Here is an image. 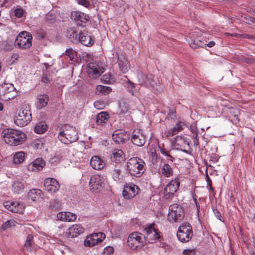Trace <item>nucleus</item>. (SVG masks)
Here are the masks:
<instances>
[{
	"label": "nucleus",
	"mask_w": 255,
	"mask_h": 255,
	"mask_svg": "<svg viewBox=\"0 0 255 255\" xmlns=\"http://www.w3.org/2000/svg\"><path fill=\"white\" fill-rule=\"evenodd\" d=\"M3 140L10 146H16L23 143L25 139V134L21 131L8 129L3 132Z\"/></svg>",
	"instance_id": "f257e3e1"
},
{
	"label": "nucleus",
	"mask_w": 255,
	"mask_h": 255,
	"mask_svg": "<svg viewBox=\"0 0 255 255\" xmlns=\"http://www.w3.org/2000/svg\"><path fill=\"white\" fill-rule=\"evenodd\" d=\"M145 165L144 161L137 157L130 158L127 163L128 172L130 175L135 177H140L143 173Z\"/></svg>",
	"instance_id": "f03ea898"
},
{
	"label": "nucleus",
	"mask_w": 255,
	"mask_h": 255,
	"mask_svg": "<svg viewBox=\"0 0 255 255\" xmlns=\"http://www.w3.org/2000/svg\"><path fill=\"white\" fill-rule=\"evenodd\" d=\"M58 138L64 144L75 142L78 139L75 129L69 125H65L60 128Z\"/></svg>",
	"instance_id": "7ed1b4c3"
},
{
	"label": "nucleus",
	"mask_w": 255,
	"mask_h": 255,
	"mask_svg": "<svg viewBox=\"0 0 255 255\" xmlns=\"http://www.w3.org/2000/svg\"><path fill=\"white\" fill-rule=\"evenodd\" d=\"M146 244L144 235L139 232H133L129 234L127 240L128 247L132 250L143 247Z\"/></svg>",
	"instance_id": "20e7f679"
},
{
	"label": "nucleus",
	"mask_w": 255,
	"mask_h": 255,
	"mask_svg": "<svg viewBox=\"0 0 255 255\" xmlns=\"http://www.w3.org/2000/svg\"><path fill=\"white\" fill-rule=\"evenodd\" d=\"M32 119V115L29 106H23L21 107L17 115L14 118V123L22 127L27 125Z\"/></svg>",
	"instance_id": "39448f33"
},
{
	"label": "nucleus",
	"mask_w": 255,
	"mask_h": 255,
	"mask_svg": "<svg viewBox=\"0 0 255 255\" xmlns=\"http://www.w3.org/2000/svg\"><path fill=\"white\" fill-rule=\"evenodd\" d=\"M18 93L13 85L3 83L0 85V99L4 101H8L17 96Z\"/></svg>",
	"instance_id": "423d86ee"
},
{
	"label": "nucleus",
	"mask_w": 255,
	"mask_h": 255,
	"mask_svg": "<svg viewBox=\"0 0 255 255\" xmlns=\"http://www.w3.org/2000/svg\"><path fill=\"white\" fill-rule=\"evenodd\" d=\"M192 236V227L189 223L183 224L179 227L177 237L181 242H188L191 239Z\"/></svg>",
	"instance_id": "0eeeda50"
},
{
	"label": "nucleus",
	"mask_w": 255,
	"mask_h": 255,
	"mask_svg": "<svg viewBox=\"0 0 255 255\" xmlns=\"http://www.w3.org/2000/svg\"><path fill=\"white\" fill-rule=\"evenodd\" d=\"M184 217L182 208L177 204H173L169 207L168 220L170 222H180Z\"/></svg>",
	"instance_id": "6e6552de"
},
{
	"label": "nucleus",
	"mask_w": 255,
	"mask_h": 255,
	"mask_svg": "<svg viewBox=\"0 0 255 255\" xmlns=\"http://www.w3.org/2000/svg\"><path fill=\"white\" fill-rule=\"evenodd\" d=\"M32 36L27 31H22L17 36L15 45L19 48L27 49L32 45Z\"/></svg>",
	"instance_id": "1a4fd4ad"
},
{
	"label": "nucleus",
	"mask_w": 255,
	"mask_h": 255,
	"mask_svg": "<svg viewBox=\"0 0 255 255\" xmlns=\"http://www.w3.org/2000/svg\"><path fill=\"white\" fill-rule=\"evenodd\" d=\"M138 78L139 82L144 83L146 86L149 88H153L157 85V78L151 74L144 75L142 72H138Z\"/></svg>",
	"instance_id": "9d476101"
},
{
	"label": "nucleus",
	"mask_w": 255,
	"mask_h": 255,
	"mask_svg": "<svg viewBox=\"0 0 255 255\" xmlns=\"http://www.w3.org/2000/svg\"><path fill=\"white\" fill-rule=\"evenodd\" d=\"M146 137L140 129H136L132 132L131 141L135 145L139 147L143 146L145 143Z\"/></svg>",
	"instance_id": "9b49d317"
},
{
	"label": "nucleus",
	"mask_w": 255,
	"mask_h": 255,
	"mask_svg": "<svg viewBox=\"0 0 255 255\" xmlns=\"http://www.w3.org/2000/svg\"><path fill=\"white\" fill-rule=\"evenodd\" d=\"M44 189L50 194H54L57 192L60 188V184L54 178H47L44 182Z\"/></svg>",
	"instance_id": "f8f14e48"
},
{
	"label": "nucleus",
	"mask_w": 255,
	"mask_h": 255,
	"mask_svg": "<svg viewBox=\"0 0 255 255\" xmlns=\"http://www.w3.org/2000/svg\"><path fill=\"white\" fill-rule=\"evenodd\" d=\"M104 178L100 175H95L91 177L89 185L93 191H99L104 185Z\"/></svg>",
	"instance_id": "ddd939ff"
},
{
	"label": "nucleus",
	"mask_w": 255,
	"mask_h": 255,
	"mask_svg": "<svg viewBox=\"0 0 255 255\" xmlns=\"http://www.w3.org/2000/svg\"><path fill=\"white\" fill-rule=\"evenodd\" d=\"M71 17L74 19L75 23L79 26H84L89 21V16L88 15L80 12L73 11L71 13Z\"/></svg>",
	"instance_id": "4468645a"
},
{
	"label": "nucleus",
	"mask_w": 255,
	"mask_h": 255,
	"mask_svg": "<svg viewBox=\"0 0 255 255\" xmlns=\"http://www.w3.org/2000/svg\"><path fill=\"white\" fill-rule=\"evenodd\" d=\"M146 235V242L148 241L149 243H152L154 241L160 238L159 232L157 229H155L152 225H149L145 228Z\"/></svg>",
	"instance_id": "2eb2a0df"
},
{
	"label": "nucleus",
	"mask_w": 255,
	"mask_h": 255,
	"mask_svg": "<svg viewBox=\"0 0 255 255\" xmlns=\"http://www.w3.org/2000/svg\"><path fill=\"white\" fill-rule=\"evenodd\" d=\"M87 72L91 78H96L104 72V68L95 63L91 62L87 65Z\"/></svg>",
	"instance_id": "dca6fc26"
},
{
	"label": "nucleus",
	"mask_w": 255,
	"mask_h": 255,
	"mask_svg": "<svg viewBox=\"0 0 255 255\" xmlns=\"http://www.w3.org/2000/svg\"><path fill=\"white\" fill-rule=\"evenodd\" d=\"M139 187L134 184H129L125 186L123 191V196L127 199L134 197L139 191Z\"/></svg>",
	"instance_id": "f3484780"
},
{
	"label": "nucleus",
	"mask_w": 255,
	"mask_h": 255,
	"mask_svg": "<svg viewBox=\"0 0 255 255\" xmlns=\"http://www.w3.org/2000/svg\"><path fill=\"white\" fill-rule=\"evenodd\" d=\"M117 57L120 70L124 73H127L130 69L129 64L126 58L125 53H117Z\"/></svg>",
	"instance_id": "a211bd4d"
},
{
	"label": "nucleus",
	"mask_w": 255,
	"mask_h": 255,
	"mask_svg": "<svg viewBox=\"0 0 255 255\" xmlns=\"http://www.w3.org/2000/svg\"><path fill=\"white\" fill-rule=\"evenodd\" d=\"M84 228L79 224H75L69 227L65 233L67 238L76 237L84 232Z\"/></svg>",
	"instance_id": "6ab92c4d"
},
{
	"label": "nucleus",
	"mask_w": 255,
	"mask_h": 255,
	"mask_svg": "<svg viewBox=\"0 0 255 255\" xmlns=\"http://www.w3.org/2000/svg\"><path fill=\"white\" fill-rule=\"evenodd\" d=\"M180 185L179 178L176 177L172 180L164 189L165 193L169 197H171L178 190Z\"/></svg>",
	"instance_id": "aec40b11"
},
{
	"label": "nucleus",
	"mask_w": 255,
	"mask_h": 255,
	"mask_svg": "<svg viewBox=\"0 0 255 255\" xmlns=\"http://www.w3.org/2000/svg\"><path fill=\"white\" fill-rule=\"evenodd\" d=\"M129 138L127 132L123 130H117L112 135L113 140L118 144H123Z\"/></svg>",
	"instance_id": "412c9836"
},
{
	"label": "nucleus",
	"mask_w": 255,
	"mask_h": 255,
	"mask_svg": "<svg viewBox=\"0 0 255 255\" xmlns=\"http://www.w3.org/2000/svg\"><path fill=\"white\" fill-rule=\"evenodd\" d=\"M79 42L86 46H91L94 43V40L88 31L86 30H83L79 33Z\"/></svg>",
	"instance_id": "4be33fe9"
},
{
	"label": "nucleus",
	"mask_w": 255,
	"mask_h": 255,
	"mask_svg": "<svg viewBox=\"0 0 255 255\" xmlns=\"http://www.w3.org/2000/svg\"><path fill=\"white\" fill-rule=\"evenodd\" d=\"M190 46L193 49L206 46L207 40H200V37H196L195 32L191 36L190 40L188 41Z\"/></svg>",
	"instance_id": "5701e85b"
},
{
	"label": "nucleus",
	"mask_w": 255,
	"mask_h": 255,
	"mask_svg": "<svg viewBox=\"0 0 255 255\" xmlns=\"http://www.w3.org/2000/svg\"><path fill=\"white\" fill-rule=\"evenodd\" d=\"M27 185L23 179H18L13 182L11 186L12 191L16 194L22 193Z\"/></svg>",
	"instance_id": "b1692460"
},
{
	"label": "nucleus",
	"mask_w": 255,
	"mask_h": 255,
	"mask_svg": "<svg viewBox=\"0 0 255 255\" xmlns=\"http://www.w3.org/2000/svg\"><path fill=\"white\" fill-rule=\"evenodd\" d=\"M90 165L93 169L99 170L104 168L106 163L100 157L95 155L91 159Z\"/></svg>",
	"instance_id": "393cba45"
},
{
	"label": "nucleus",
	"mask_w": 255,
	"mask_h": 255,
	"mask_svg": "<svg viewBox=\"0 0 255 255\" xmlns=\"http://www.w3.org/2000/svg\"><path fill=\"white\" fill-rule=\"evenodd\" d=\"M111 159L113 162L120 163L126 159L125 155L121 149H115L111 154Z\"/></svg>",
	"instance_id": "a878e982"
},
{
	"label": "nucleus",
	"mask_w": 255,
	"mask_h": 255,
	"mask_svg": "<svg viewBox=\"0 0 255 255\" xmlns=\"http://www.w3.org/2000/svg\"><path fill=\"white\" fill-rule=\"evenodd\" d=\"M186 127V125L184 123L181 122H178L173 128L167 130L164 134L167 137L172 136L183 130Z\"/></svg>",
	"instance_id": "bb28decb"
},
{
	"label": "nucleus",
	"mask_w": 255,
	"mask_h": 255,
	"mask_svg": "<svg viewBox=\"0 0 255 255\" xmlns=\"http://www.w3.org/2000/svg\"><path fill=\"white\" fill-rule=\"evenodd\" d=\"M45 162L41 158H37L28 165V169L32 171L37 172L42 169L45 166Z\"/></svg>",
	"instance_id": "cd10ccee"
},
{
	"label": "nucleus",
	"mask_w": 255,
	"mask_h": 255,
	"mask_svg": "<svg viewBox=\"0 0 255 255\" xmlns=\"http://www.w3.org/2000/svg\"><path fill=\"white\" fill-rule=\"evenodd\" d=\"M4 206L8 210L13 213H21L23 211L22 205L18 202H6L4 204Z\"/></svg>",
	"instance_id": "c85d7f7f"
},
{
	"label": "nucleus",
	"mask_w": 255,
	"mask_h": 255,
	"mask_svg": "<svg viewBox=\"0 0 255 255\" xmlns=\"http://www.w3.org/2000/svg\"><path fill=\"white\" fill-rule=\"evenodd\" d=\"M66 36L72 42L77 43L79 42V34L75 28L70 27L67 29Z\"/></svg>",
	"instance_id": "c756f323"
},
{
	"label": "nucleus",
	"mask_w": 255,
	"mask_h": 255,
	"mask_svg": "<svg viewBox=\"0 0 255 255\" xmlns=\"http://www.w3.org/2000/svg\"><path fill=\"white\" fill-rule=\"evenodd\" d=\"M109 171L112 174L113 178L116 181H119L122 179L121 169L119 165H115L111 164L109 166Z\"/></svg>",
	"instance_id": "7c9ffc66"
},
{
	"label": "nucleus",
	"mask_w": 255,
	"mask_h": 255,
	"mask_svg": "<svg viewBox=\"0 0 255 255\" xmlns=\"http://www.w3.org/2000/svg\"><path fill=\"white\" fill-rule=\"evenodd\" d=\"M49 101V97L46 94L39 95L37 97L36 107L38 109H41L46 107Z\"/></svg>",
	"instance_id": "2f4dec72"
},
{
	"label": "nucleus",
	"mask_w": 255,
	"mask_h": 255,
	"mask_svg": "<svg viewBox=\"0 0 255 255\" xmlns=\"http://www.w3.org/2000/svg\"><path fill=\"white\" fill-rule=\"evenodd\" d=\"M186 141L182 136H176L172 141V146L174 149L182 150L183 144Z\"/></svg>",
	"instance_id": "473e14b6"
},
{
	"label": "nucleus",
	"mask_w": 255,
	"mask_h": 255,
	"mask_svg": "<svg viewBox=\"0 0 255 255\" xmlns=\"http://www.w3.org/2000/svg\"><path fill=\"white\" fill-rule=\"evenodd\" d=\"M109 118V115L107 112H102L97 115L96 122L98 125H103L106 123Z\"/></svg>",
	"instance_id": "72a5a7b5"
},
{
	"label": "nucleus",
	"mask_w": 255,
	"mask_h": 255,
	"mask_svg": "<svg viewBox=\"0 0 255 255\" xmlns=\"http://www.w3.org/2000/svg\"><path fill=\"white\" fill-rule=\"evenodd\" d=\"M161 171L162 175L166 177H171L173 174V169L168 163L164 164Z\"/></svg>",
	"instance_id": "f704fd0d"
},
{
	"label": "nucleus",
	"mask_w": 255,
	"mask_h": 255,
	"mask_svg": "<svg viewBox=\"0 0 255 255\" xmlns=\"http://www.w3.org/2000/svg\"><path fill=\"white\" fill-rule=\"evenodd\" d=\"M33 237L31 234H29L26 238V241L24 245V248L28 252H31L34 248V243Z\"/></svg>",
	"instance_id": "c9c22d12"
},
{
	"label": "nucleus",
	"mask_w": 255,
	"mask_h": 255,
	"mask_svg": "<svg viewBox=\"0 0 255 255\" xmlns=\"http://www.w3.org/2000/svg\"><path fill=\"white\" fill-rule=\"evenodd\" d=\"M98 238L94 234H91L87 237L84 241V245L86 247H93L98 243L97 242Z\"/></svg>",
	"instance_id": "e433bc0d"
},
{
	"label": "nucleus",
	"mask_w": 255,
	"mask_h": 255,
	"mask_svg": "<svg viewBox=\"0 0 255 255\" xmlns=\"http://www.w3.org/2000/svg\"><path fill=\"white\" fill-rule=\"evenodd\" d=\"M41 193V191L39 189H32L29 191L27 196L29 199L35 201L40 197Z\"/></svg>",
	"instance_id": "4c0bfd02"
},
{
	"label": "nucleus",
	"mask_w": 255,
	"mask_h": 255,
	"mask_svg": "<svg viewBox=\"0 0 255 255\" xmlns=\"http://www.w3.org/2000/svg\"><path fill=\"white\" fill-rule=\"evenodd\" d=\"M47 129V125L43 122L37 124L34 128L35 132L38 134H42L45 132Z\"/></svg>",
	"instance_id": "58836bf2"
},
{
	"label": "nucleus",
	"mask_w": 255,
	"mask_h": 255,
	"mask_svg": "<svg viewBox=\"0 0 255 255\" xmlns=\"http://www.w3.org/2000/svg\"><path fill=\"white\" fill-rule=\"evenodd\" d=\"M157 148L158 151H159L162 154L167 156V161L173 162L174 158L169 154L170 151L164 148L163 144H162V146L159 144Z\"/></svg>",
	"instance_id": "ea45409f"
},
{
	"label": "nucleus",
	"mask_w": 255,
	"mask_h": 255,
	"mask_svg": "<svg viewBox=\"0 0 255 255\" xmlns=\"http://www.w3.org/2000/svg\"><path fill=\"white\" fill-rule=\"evenodd\" d=\"M96 89L99 93L104 95L109 94L112 91V89L110 87L103 85L97 86Z\"/></svg>",
	"instance_id": "a19ab883"
},
{
	"label": "nucleus",
	"mask_w": 255,
	"mask_h": 255,
	"mask_svg": "<svg viewBox=\"0 0 255 255\" xmlns=\"http://www.w3.org/2000/svg\"><path fill=\"white\" fill-rule=\"evenodd\" d=\"M65 55L67 56L71 61H74L76 60L77 52L71 48L65 51Z\"/></svg>",
	"instance_id": "79ce46f5"
},
{
	"label": "nucleus",
	"mask_w": 255,
	"mask_h": 255,
	"mask_svg": "<svg viewBox=\"0 0 255 255\" xmlns=\"http://www.w3.org/2000/svg\"><path fill=\"white\" fill-rule=\"evenodd\" d=\"M24 158V153L23 152H18L16 153L13 156V161L15 163H20L22 162Z\"/></svg>",
	"instance_id": "37998d69"
},
{
	"label": "nucleus",
	"mask_w": 255,
	"mask_h": 255,
	"mask_svg": "<svg viewBox=\"0 0 255 255\" xmlns=\"http://www.w3.org/2000/svg\"><path fill=\"white\" fill-rule=\"evenodd\" d=\"M17 223L13 220H10L4 222L1 226V229L5 230L7 228L15 226Z\"/></svg>",
	"instance_id": "c03bdc74"
},
{
	"label": "nucleus",
	"mask_w": 255,
	"mask_h": 255,
	"mask_svg": "<svg viewBox=\"0 0 255 255\" xmlns=\"http://www.w3.org/2000/svg\"><path fill=\"white\" fill-rule=\"evenodd\" d=\"M44 21L47 25L52 24L55 21V16L52 14H47L44 17Z\"/></svg>",
	"instance_id": "a18cd8bd"
},
{
	"label": "nucleus",
	"mask_w": 255,
	"mask_h": 255,
	"mask_svg": "<svg viewBox=\"0 0 255 255\" xmlns=\"http://www.w3.org/2000/svg\"><path fill=\"white\" fill-rule=\"evenodd\" d=\"M64 215L65 216H66V222L74 221H75L77 218V216L76 214L70 212H65Z\"/></svg>",
	"instance_id": "49530a36"
},
{
	"label": "nucleus",
	"mask_w": 255,
	"mask_h": 255,
	"mask_svg": "<svg viewBox=\"0 0 255 255\" xmlns=\"http://www.w3.org/2000/svg\"><path fill=\"white\" fill-rule=\"evenodd\" d=\"M94 105L97 109H103L106 106V103L103 101H96L94 102Z\"/></svg>",
	"instance_id": "de8ad7c7"
},
{
	"label": "nucleus",
	"mask_w": 255,
	"mask_h": 255,
	"mask_svg": "<svg viewBox=\"0 0 255 255\" xmlns=\"http://www.w3.org/2000/svg\"><path fill=\"white\" fill-rule=\"evenodd\" d=\"M228 113L230 114V118H232V117L234 118L238 119L237 118V114L238 113V111L237 109H234L233 108H230L228 109Z\"/></svg>",
	"instance_id": "09e8293b"
},
{
	"label": "nucleus",
	"mask_w": 255,
	"mask_h": 255,
	"mask_svg": "<svg viewBox=\"0 0 255 255\" xmlns=\"http://www.w3.org/2000/svg\"><path fill=\"white\" fill-rule=\"evenodd\" d=\"M49 206L52 209L58 210L60 205L58 201L53 200L50 202Z\"/></svg>",
	"instance_id": "8fccbe9b"
},
{
	"label": "nucleus",
	"mask_w": 255,
	"mask_h": 255,
	"mask_svg": "<svg viewBox=\"0 0 255 255\" xmlns=\"http://www.w3.org/2000/svg\"><path fill=\"white\" fill-rule=\"evenodd\" d=\"M114 250L112 247H106L103 251L102 255H110L114 253Z\"/></svg>",
	"instance_id": "3c124183"
},
{
	"label": "nucleus",
	"mask_w": 255,
	"mask_h": 255,
	"mask_svg": "<svg viewBox=\"0 0 255 255\" xmlns=\"http://www.w3.org/2000/svg\"><path fill=\"white\" fill-rule=\"evenodd\" d=\"M32 146L37 149H41L43 147V143L41 140L37 139L33 141Z\"/></svg>",
	"instance_id": "603ef678"
},
{
	"label": "nucleus",
	"mask_w": 255,
	"mask_h": 255,
	"mask_svg": "<svg viewBox=\"0 0 255 255\" xmlns=\"http://www.w3.org/2000/svg\"><path fill=\"white\" fill-rule=\"evenodd\" d=\"M93 234L94 235H95L96 237L98 238L97 242L98 243L102 242L106 237L105 234L102 232L94 233Z\"/></svg>",
	"instance_id": "864d4df0"
},
{
	"label": "nucleus",
	"mask_w": 255,
	"mask_h": 255,
	"mask_svg": "<svg viewBox=\"0 0 255 255\" xmlns=\"http://www.w3.org/2000/svg\"><path fill=\"white\" fill-rule=\"evenodd\" d=\"M126 86L128 89H129V91L131 93V94L133 95V93L132 91V89L135 88V85L133 83H132L131 81H130L129 79H128L127 82H126Z\"/></svg>",
	"instance_id": "5fc2aeb1"
},
{
	"label": "nucleus",
	"mask_w": 255,
	"mask_h": 255,
	"mask_svg": "<svg viewBox=\"0 0 255 255\" xmlns=\"http://www.w3.org/2000/svg\"><path fill=\"white\" fill-rule=\"evenodd\" d=\"M23 10L22 8H16L14 10V15L16 17L20 18L23 16Z\"/></svg>",
	"instance_id": "6e6d98bb"
},
{
	"label": "nucleus",
	"mask_w": 255,
	"mask_h": 255,
	"mask_svg": "<svg viewBox=\"0 0 255 255\" xmlns=\"http://www.w3.org/2000/svg\"><path fill=\"white\" fill-rule=\"evenodd\" d=\"M206 181H207V182L208 183L207 187H209V189L210 190L212 191L213 190V188H212V180L210 179V178L209 177V175L208 174L207 170H206Z\"/></svg>",
	"instance_id": "4d7b16f0"
},
{
	"label": "nucleus",
	"mask_w": 255,
	"mask_h": 255,
	"mask_svg": "<svg viewBox=\"0 0 255 255\" xmlns=\"http://www.w3.org/2000/svg\"><path fill=\"white\" fill-rule=\"evenodd\" d=\"M167 118L168 120H174L176 118V112L175 111L170 110L167 116Z\"/></svg>",
	"instance_id": "13d9d810"
},
{
	"label": "nucleus",
	"mask_w": 255,
	"mask_h": 255,
	"mask_svg": "<svg viewBox=\"0 0 255 255\" xmlns=\"http://www.w3.org/2000/svg\"><path fill=\"white\" fill-rule=\"evenodd\" d=\"M64 213L65 212H59L57 214V219L62 221H66V216H65Z\"/></svg>",
	"instance_id": "bf43d9fd"
},
{
	"label": "nucleus",
	"mask_w": 255,
	"mask_h": 255,
	"mask_svg": "<svg viewBox=\"0 0 255 255\" xmlns=\"http://www.w3.org/2000/svg\"><path fill=\"white\" fill-rule=\"evenodd\" d=\"M77 1V2L81 4L86 7H88L90 5V2L87 0H76Z\"/></svg>",
	"instance_id": "052dcab7"
},
{
	"label": "nucleus",
	"mask_w": 255,
	"mask_h": 255,
	"mask_svg": "<svg viewBox=\"0 0 255 255\" xmlns=\"http://www.w3.org/2000/svg\"><path fill=\"white\" fill-rule=\"evenodd\" d=\"M101 80L105 83H109L111 81L110 76L105 74L102 76Z\"/></svg>",
	"instance_id": "680f3d73"
},
{
	"label": "nucleus",
	"mask_w": 255,
	"mask_h": 255,
	"mask_svg": "<svg viewBox=\"0 0 255 255\" xmlns=\"http://www.w3.org/2000/svg\"><path fill=\"white\" fill-rule=\"evenodd\" d=\"M245 18L246 19V22L247 23L249 24H252L253 23H255V18L251 17V16H248L245 17Z\"/></svg>",
	"instance_id": "e2e57ef3"
},
{
	"label": "nucleus",
	"mask_w": 255,
	"mask_h": 255,
	"mask_svg": "<svg viewBox=\"0 0 255 255\" xmlns=\"http://www.w3.org/2000/svg\"><path fill=\"white\" fill-rule=\"evenodd\" d=\"M51 80L50 77L47 74H44L42 77V81L44 83H48L50 82Z\"/></svg>",
	"instance_id": "0e129e2a"
},
{
	"label": "nucleus",
	"mask_w": 255,
	"mask_h": 255,
	"mask_svg": "<svg viewBox=\"0 0 255 255\" xmlns=\"http://www.w3.org/2000/svg\"><path fill=\"white\" fill-rule=\"evenodd\" d=\"M195 253L194 250H185L183 252L184 255H194Z\"/></svg>",
	"instance_id": "69168bd1"
},
{
	"label": "nucleus",
	"mask_w": 255,
	"mask_h": 255,
	"mask_svg": "<svg viewBox=\"0 0 255 255\" xmlns=\"http://www.w3.org/2000/svg\"><path fill=\"white\" fill-rule=\"evenodd\" d=\"M36 38L38 39H44L45 37V34L42 30H39L36 33Z\"/></svg>",
	"instance_id": "338daca9"
},
{
	"label": "nucleus",
	"mask_w": 255,
	"mask_h": 255,
	"mask_svg": "<svg viewBox=\"0 0 255 255\" xmlns=\"http://www.w3.org/2000/svg\"><path fill=\"white\" fill-rule=\"evenodd\" d=\"M192 132L193 133H194V140H193V142H194V145H198V144H199V141H198V135H197V133L196 132L195 133V132H196V131L194 129L192 130Z\"/></svg>",
	"instance_id": "774afa93"
}]
</instances>
